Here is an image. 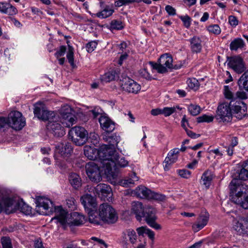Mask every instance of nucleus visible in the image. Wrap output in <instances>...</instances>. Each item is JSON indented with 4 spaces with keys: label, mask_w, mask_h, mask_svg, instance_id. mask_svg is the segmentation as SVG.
I'll return each instance as SVG.
<instances>
[{
    "label": "nucleus",
    "mask_w": 248,
    "mask_h": 248,
    "mask_svg": "<svg viewBox=\"0 0 248 248\" xmlns=\"http://www.w3.org/2000/svg\"><path fill=\"white\" fill-rule=\"evenodd\" d=\"M98 155L105 173L108 177H111L113 179L116 177V175L113 171V168L115 170L118 167H125L128 164V162L124 157H120L119 154L115 150L106 145L101 146Z\"/></svg>",
    "instance_id": "1"
},
{
    "label": "nucleus",
    "mask_w": 248,
    "mask_h": 248,
    "mask_svg": "<svg viewBox=\"0 0 248 248\" xmlns=\"http://www.w3.org/2000/svg\"><path fill=\"white\" fill-rule=\"evenodd\" d=\"M120 140V137L117 136L116 134H112L111 136H109L107 139V141H108L109 145H105L109 147V148H113L115 149V146H116Z\"/></svg>",
    "instance_id": "39"
},
{
    "label": "nucleus",
    "mask_w": 248,
    "mask_h": 248,
    "mask_svg": "<svg viewBox=\"0 0 248 248\" xmlns=\"http://www.w3.org/2000/svg\"><path fill=\"white\" fill-rule=\"evenodd\" d=\"M96 210L95 211H88L89 221L92 223L98 224L99 223V217H97L95 214L96 213Z\"/></svg>",
    "instance_id": "44"
},
{
    "label": "nucleus",
    "mask_w": 248,
    "mask_h": 248,
    "mask_svg": "<svg viewBox=\"0 0 248 248\" xmlns=\"http://www.w3.org/2000/svg\"><path fill=\"white\" fill-rule=\"evenodd\" d=\"M18 206L21 211L24 214L29 215L31 213V207L25 203L21 202L18 203Z\"/></svg>",
    "instance_id": "45"
},
{
    "label": "nucleus",
    "mask_w": 248,
    "mask_h": 248,
    "mask_svg": "<svg viewBox=\"0 0 248 248\" xmlns=\"http://www.w3.org/2000/svg\"><path fill=\"white\" fill-rule=\"evenodd\" d=\"M186 132L187 135L191 138L197 139L200 137V134H196L190 130L186 129Z\"/></svg>",
    "instance_id": "64"
},
{
    "label": "nucleus",
    "mask_w": 248,
    "mask_h": 248,
    "mask_svg": "<svg viewBox=\"0 0 248 248\" xmlns=\"http://www.w3.org/2000/svg\"><path fill=\"white\" fill-rule=\"evenodd\" d=\"M207 29L210 32L215 34H219L221 32V29L217 24L210 25L208 27Z\"/></svg>",
    "instance_id": "50"
},
{
    "label": "nucleus",
    "mask_w": 248,
    "mask_h": 248,
    "mask_svg": "<svg viewBox=\"0 0 248 248\" xmlns=\"http://www.w3.org/2000/svg\"><path fill=\"white\" fill-rule=\"evenodd\" d=\"M33 112L36 117L44 121L51 120L55 114L54 112L46 110L44 105L41 103H37L34 105Z\"/></svg>",
    "instance_id": "15"
},
{
    "label": "nucleus",
    "mask_w": 248,
    "mask_h": 248,
    "mask_svg": "<svg viewBox=\"0 0 248 248\" xmlns=\"http://www.w3.org/2000/svg\"><path fill=\"white\" fill-rule=\"evenodd\" d=\"M99 211L100 218L104 222L112 224L117 220L118 217L114 209L108 203L101 204L99 206Z\"/></svg>",
    "instance_id": "6"
},
{
    "label": "nucleus",
    "mask_w": 248,
    "mask_h": 248,
    "mask_svg": "<svg viewBox=\"0 0 248 248\" xmlns=\"http://www.w3.org/2000/svg\"><path fill=\"white\" fill-rule=\"evenodd\" d=\"M69 181L75 189H78L81 186V180L79 175L71 173L69 176Z\"/></svg>",
    "instance_id": "32"
},
{
    "label": "nucleus",
    "mask_w": 248,
    "mask_h": 248,
    "mask_svg": "<svg viewBox=\"0 0 248 248\" xmlns=\"http://www.w3.org/2000/svg\"><path fill=\"white\" fill-rule=\"evenodd\" d=\"M97 43L96 41H91L87 43L86 46L87 50L88 52H92L96 48Z\"/></svg>",
    "instance_id": "54"
},
{
    "label": "nucleus",
    "mask_w": 248,
    "mask_h": 248,
    "mask_svg": "<svg viewBox=\"0 0 248 248\" xmlns=\"http://www.w3.org/2000/svg\"><path fill=\"white\" fill-rule=\"evenodd\" d=\"M119 70L118 69L111 70L100 77V79L103 82H109L119 78Z\"/></svg>",
    "instance_id": "29"
},
{
    "label": "nucleus",
    "mask_w": 248,
    "mask_h": 248,
    "mask_svg": "<svg viewBox=\"0 0 248 248\" xmlns=\"http://www.w3.org/2000/svg\"><path fill=\"white\" fill-rule=\"evenodd\" d=\"M214 120V117L213 116H209L206 114H203L201 116L197 118V121L198 123L206 122L210 123Z\"/></svg>",
    "instance_id": "46"
},
{
    "label": "nucleus",
    "mask_w": 248,
    "mask_h": 248,
    "mask_svg": "<svg viewBox=\"0 0 248 248\" xmlns=\"http://www.w3.org/2000/svg\"><path fill=\"white\" fill-rule=\"evenodd\" d=\"M66 50V47L64 46H61L60 47V48L57 51V52L55 54V56L57 58H59V57L62 56L64 55L65 52Z\"/></svg>",
    "instance_id": "58"
},
{
    "label": "nucleus",
    "mask_w": 248,
    "mask_h": 248,
    "mask_svg": "<svg viewBox=\"0 0 248 248\" xmlns=\"http://www.w3.org/2000/svg\"><path fill=\"white\" fill-rule=\"evenodd\" d=\"M139 180L138 177L136 175V173H131L128 177L124 179H121L119 181L118 183L120 186L124 187H127L131 186L134 185L135 182Z\"/></svg>",
    "instance_id": "27"
},
{
    "label": "nucleus",
    "mask_w": 248,
    "mask_h": 248,
    "mask_svg": "<svg viewBox=\"0 0 248 248\" xmlns=\"http://www.w3.org/2000/svg\"><path fill=\"white\" fill-rule=\"evenodd\" d=\"M231 106L232 114L238 119H242L247 115V107L246 104L240 99H232L231 100Z\"/></svg>",
    "instance_id": "8"
},
{
    "label": "nucleus",
    "mask_w": 248,
    "mask_h": 248,
    "mask_svg": "<svg viewBox=\"0 0 248 248\" xmlns=\"http://www.w3.org/2000/svg\"><path fill=\"white\" fill-rule=\"evenodd\" d=\"M142 213L143 215H141V218H144L146 223L150 227L156 230L161 229V226L155 221L156 217L155 216V210L154 208L151 206L145 207L142 211Z\"/></svg>",
    "instance_id": "13"
},
{
    "label": "nucleus",
    "mask_w": 248,
    "mask_h": 248,
    "mask_svg": "<svg viewBox=\"0 0 248 248\" xmlns=\"http://www.w3.org/2000/svg\"><path fill=\"white\" fill-rule=\"evenodd\" d=\"M93 190L95 191L96 194L98 196L101 195L102 197L107 199V200L111 197L112 190L110 186L107 184H100L95 187L93 188Z\"/></svg>",
    "instance_id": "19"
},
{
    "label": "nucleus",
    "mask_w": 248,
    "mask_h": 248,
    "mask_svg": "<svg viewBox=\"0 0 248 248\" xmlns=\"http://www.w3.org/2000/svg\"><path fill=\"white\" fill-rule=\"evenodd\" d=\"M80 201L87 212L96 210V198L90 194H86L81 197Z\"/></svg>",
    "instance_id": "18"
},
{
    "label": "nucleus",
    "mask_w": 248,
    "mask_h": 248,
    "mask_svg": "<svg viewBox=\"0 0 248 248\" xmlns=\"http://www.w3.org/2000/svg\"><path fill=\"white\" fill-rule=\"evenodd\" d=\"M67 59L68 60V62L71 66H73L74 64V52L73 49L70 48L66 55Z\"/></svg>",
    "instance_id": "57"
},
{
    "label": "nucleus",
    "mask_w": 248,
    "mask_h": 248,
    "mask_svg": "<svg viewBox=\"0 0 248 248\" xmlns=\"http://www.w3.org/2000/svg\"><path fill=\"white\" fill-rule=\"evenodd\" d=\"M213 178V174L211 171L209 170L205 171L202 176V184L206 188H208L210 186Z\"/></svg>",
    "instance_id": "36"
},
{
    "label": "nucleus",
    "mask_w": 248,
    "mask_h": 248,
    "mask_svg": "<svg viewBox=\"0 0 248 248\" xmlns=\"http://www.w3.org/2000/svg\"><path fill=\"white\" fill-rule=\"evenodd\" d=\"M110 27L112 29L120 30L124 28V25L121 21L113 20L111 22Z\"/></svg>",
    "instance_id": "49"
},
{
    "label": "nucleus",
    "mask_w": 248,
    "mask_h": 248,
    "mask_svg": "<svg viewBox=\"0 0 248 248\" xmlns=\"http://www.w3.org/2000/svg\"><path fill=\"white\" fill-rule=\"evenodd\" d=\"M0 11L10 16L15 15L17 13L15 7L6 2H0Z\"/></svg>",
    "instance_id": "26"
},
{
    "label": "nucleus",
    "mask_w": 248,
    "mask_h": 248,
    "mask_svg": "<svg viewBox=\"0 0 248 248\" xmlns=\"http://www.w3.org/2000/svg\"><path fill=\"white\" fill-rule=\"evenodd\" d=\"M2 248H13L11 239L9 237H2L1 239Z\"/></svg>",
    "instance_id": "51"
},
{
    "label": "nucleus",
    "mask_w": 248,
    "mask_h": 248,
    "mask_svg": "<svg viewBox=\"0 0 248 248\" xmlns=\"http://www.w3.org/2000/svg\"><path fill=\"white\" fill-rule=\"evenodd\" d=\"M175 111V108L174 107H165L162 109V113L165 116H169Z\"/></svg>",
    "instance_id": "53"
},
{
    "label": "nucleus",
    "mask_w": 248,
    "mask_h": 248,
    "mask_svg": "<svg viewBox=\"0 0 248 248\" xmlns=\"http://www.w3.org/2000/svg\"><path fill=\"white\" fill-rule=\"evenodd\" d=\"M85 168L86 173L92 181L97 183L102 180L99 168L95 163L90 162L86 164Z\"/></svg>",
    "instance_id": "16"
},
{
    "label": "nucleus",
    "mask_w": 248,
    "mask_h": 248,
    "mask_svg": "<svg viewBox=\"0 0 248 248\" xmlns=\"http://www.w3.org/2000/svg\"><path fill=\"white\" fill-rule=\"evenodd\" d=\"M57 218L62 225H64L66 224L67 222V213L63 210L61 211Z\"/></svg>",
    "instance_id": "47"
},
{
    "label": "nucleus",
    "mask_w": 248,
    "mask_h": 248,
    "mask_svg": "<svg viewBox=\"0 0 248 248\" xmlns=\"http://www.w3.org/2000/svg\"><path fill=\"white\" fill-rule=\"evenodd\" d=\"M245 46L243 40L241 38H236L233 40L230 44V47L232 50H236L239 48H242Z\"/></svg>",
    "instance_id": "40"
},
{
    "label": "nucleus",
    "mask_w": 248,
    "mask_h": 248,
    "mask_svg": "<svg viewBox=\"0 0 248 248\" xmlns=\"http://www.w3.org/2000/svg\"><path fill=\"white\" fill-rule=\"evenodd\" d=\"M68 135L72 141L78 146L83 145L88 140V133L81 126L73 127L69 130Z\"/></svg>",
    "instance_id": "5"
},
{
    "label": "nucleus",
    "mask_w": 248,
    "mask_h": 248,
    "mask_svg": "<svg viewBox=\"0 0 248 248\" xmlns=\"http://www.w3.org/2000/svg\"><path fill=\"white\" fill-rule=\"evenodd\" d=\"M99 122L101 127L107 132H111L115 129V123L107 116H101Z\"/></svg>",
    "instance_id": "21"
},
{
    "label": "nucleus",
    "mask_w": 248,
    "mask_h": 248,
    "mask_svg": "<svg viewBox=\"0 0 248 248\" xmlns=\"http://www.w3.org/2000/svg\"><path fill=\"white\" fill-rule=\"evenodd\" d=\"M179 175L183 178H188L190 177L191 172L186 170H178Z\"/></svg>",
    "instance_id": "59"
},
{
    "label": "nucleus",
    "mask_w": 248,
    "mask_h": 248,
    "mask_svg": "<svg viewBox=\"0 0 248 248\" xmlns=\"http://www.w3.org/2000/svg\"><path fill=\"white\" fill-rule=\"evenodd\" d=\"M60 118L62 124L67 127H70L77 122V118L75 115L68 110L65 112H61Z\"/></svg>",
    "instance_id": "20"
},
{
    "label": "nucleus",
    "mask_w": 248,
    "mask_h": 248,
    "mask_svg": "<svg viewBox=\"0 0 248 248\" xmlns=\"http://www.w3.org/2000/svg\"><path fill=\"white\" fill-rule=\"evenodd\" d=\"M187 84L191 89H197L199 87V82L195 78L189 79L187 81Z\"/></svg>",
    "instance_id": "56"
},
{
    "label": "nucleus",
    "mask_w": 248,
    "mask_h": 248,
    "mask_svg": "<svg viewBox=\"0 0 248 248\" xmlns=\"http://www.w3.org/2000/svg\"><path fill=\"white\" fill-rule=\"evenodd\" d=\"M234 227L235 230L239 233L248 235V218H240L235 222Z\"/></svg>",
    "instance_id": "23"
},
{
    "label": "nucleus",
    "mask_w": 248,
    "mask_h": 248,
    "mask_svg": "<svg viewBox=\"0 0 248 248\" xmlns=\"http://www.w3.org/2000/svg\"><path fill=\"white\" fill-rule=\"evenodd\" d=\"M135 195L140 198L162 201L164 199L163 195L154 192L143 186L137 187L134 190Z\"/></svg>",
    "instance_id": "9"
},
{
    "label": "nucleus",
    "mask_w": 248,
    "mask_h": 248,
    "mask_svg": "<svg viewBox=\"0 0 248 248\" xmlns=\"http://www.w3.org/2000/svg\"><path fill=\"white\" fill-rule=\"evenodd\" d=\"M9 115L7 117H0V129L10 127Z\"/></svg>",
    "instance_id": "52"
},
{
    "label": "nucleus",
    "mask_w": 248,
    "mask_h": 248,
    "mask_svg": "<svg viewBox=\"0 0 248 248\" xmlns=\"http://www.w3.org/2000/svg\"><path fill=\"white\" fill-rule=\"evenodd\" d=\"M165 10L170 16H174L176 14V10L170 5H167Z\"/></svg>",
    "instance_id": "63"
},
{
    "label": "nucleus",
    "mask_w": 248,
    "mask_h": 248,
    "mask_svg": "<svg viewBox=\"0 0 248 248\" xmlns=\"http://www.w3.org/2000/svg\"><path fill=\"white\" fill-rule=\"evenodd\" d=\"M14 200L10 198H4L0 200V213L3 211L7 214L12 213V207L14 204Z\"/></svg>",
    "instance_id": "24"
},
{
    "label": "nucleus",
    "mask_w": 248,
    "mask_h": 248,
    "mask_svg": "<svg viewBox=\"0 0 248 248\" xmlns=\"http://www.w3.org/2000/svg\"><path fill=\"white\" fill-rule=\"evenodd\" d=\"M208 217L205 216H200L196 223L193 225V228L196 231L202 229L207 223Z\"/></svg>",
    "instance_id": "37"
},
{
    "label": "nucleus",
    "mask_w": 248,
    "mask_h": 248,
    "mask_svg": "<svg viewBox=\"0 0 248 248\" xmlns=\"http://www.w3.org/2000/svg\"><path fill=\"white\" fill-rule=\"evenodd\" d=\"M230 195L234 203L240 204L244 209H248V187L236 179L230 184Z\"/></svg>",
    "instance_id": "2"
},
{
    "label": "nucleus",
    "mask_w": 248,
    "mask_h": 248,
    "mask_svg": "<svg viewBox=\"0 0 248 248\" xmlns=\"http://www.w3.org/2000/svg\"><path fill=\"white\" fill-rule=\"evenodd\" d=\"M143 208L142 204L140 202H133L132 203V211L136 215L137 219L139 221L141 220V215H143L142 211Z\"/></svg>",
    "instance_id": "30"
},
{
    "label": "nucleus",
    "mask_w": 248,
    "mask_h": 248,
    "mask_svg": "<svg viewBox=\"0 0 248 248\" xmlns=\"http://www.w3.org/2000/svg\"><path fill=\"white\" fill-rule=\"evenodd\" d=\"M85 220L84 217L77 212L73 214V221L72 224L75 226H78L82 224Z\"/></svg>",
    "instance_id": "41"
},
{
    "label": "nucleus",
    "mask_w": 248,
    "mask_h": 248,
    "mask_svg": "<svg viewBox=\"0 0 248 248\" xmlns=\"http://www.w3.org/2000/svg\"><path fill=\"white\" fill-rule=\"evenodd\" d=\"M228 65L238 74L242 73L246 69L243 60L239 56L228 57Z\"/></svg>",
    "instance_id": "17"
},
{
    "label": "nucleus",
    "mask_w": 248,
    "mask_h": 248,
    "mask_svg": "<svg viewBox=\"0 0 248 248\" xmlns=\"http://www.w3.org/2000/svg\"><path fill=\"white\" fill-rule=\"evenodd\" d=\"M114 12V10L113 9L112 5L111 6L106 5L101 11L94 15L96 17L101 19H104L110 16Z\"/></svg>",
    "instance_id": "28"
},
{
    "label": "nucleus",
    "mask_w": 248,
    "mask_h": 248,
    "mask_svg": "<svg viewBox=\"0 0 248 248\" xmlns=\"http://www.w3.org/2000/svg\"><path fill=\"white\" fill-rule=\"evenodd\" d=\"M179 18L183 21L185 27L188 28L191 24V18L188 16H180Z\"/></svg>",
    "instance_id": "55"
},
{
    "label": "nucleus",
    "mask_w": 248,
    "mask_h": 248,
    "mask_svg": "<svg viewBox=\"0 0 248 248\" xmlns=\"http://www.w3.org/2000/svg\"><path fill=\"white\" fill-rule=\"evenodd\" d=\"M232 111L230 103L224 102L219 104L217 110V119L222 122H230L232 118Z\"/></svg>",
    "instance_id": "12"
},
{
    "label": "nucleus",
    "mask_w": 248,
    "mask_h": 248,
    "mask_svg": "<svg viewBox=\"0 0 248 248\" xmlns=\"http://www.w3.org/2000/svg\"><path fill=\"white\" fill-rule=\"evenodd\" d=\"M237 83L240 89H245L248 92V69L240 77Z\"/></svg>",
    "instance_id": "34"
},
{
    "label": "nucleus",
    "mask_w": 248,
    "mask_h": 248,
    "mask_svg": "<svg viewBox=\"0 0 248 248\" xmlns=\"http://www.w3.org/2000/svg\"><path fill=\"white\" fill-rule=\"evenodd\" d=\"M56 148L58 153L64 156L70 155L73 152V147L71 144L66 141L60 143L56 147Z\"/></svg>",
    "instance_id": "25"
},
{
    "label": "nucleus",
    "mask_w": 248,
    "mask_h": 248,
    "mask_svg": "<svg viewBox=\"0 0 248 248\" xmlns=\"http://www.w3.org/2000/svg\"><path fill=\"white\" fill-rule=\"evenodd\" d=\"M242 167L238 177L240 180L245 181L248 179V160L243 163Z\"/></svg>",
    "instance_id": "38"
},
{
    "label": "nucleus",
    "mask_w": 248,
    "mask_h": 248,
    "mask_svg": "<svg viewBox=\"0 0 248 248\" xmlns=\"http://www.w3.org/2000/svg\"><path fill=\"white\" fill-rule=\"evenodd\" d=\"M190 47L193 52L199 53L202 50V41L201 39L197 36H194L190 39Z\"/></svg>",
    "instance_id": "31"
},
{
    "label": "nucleus",
    "mask_w": 248,
    "mask_h": 248,
    "mask_svg": "<svg viewBox=\"0 0 248 248\" xmlns=\"http://www.w3.org/2000/svg\"><path fill=\"white\" fill-rule=\"evenodd\" d=\"M235 99H244L247 98V95L245 92L244 91H238L236 93Z\"/></svg>",
    "instance_id": "61"
},
{
    "label": "nucleus",
    "mask_w": 248,
    "mask_h": 248,
    "mask_svg": "<svg viewBox=\"0 0 248 248\" xmlns=\"http://www.w3.org/2000/svg\"><path fill=\"white\" fill-rule=\"evenodd\" d=\"M120 86L123 91L129 93H137L140 90V85L125 76H122Z\"/></svg>",
    "instance_id": "11"
},
{
    "label": "nucleus",
    "mask_w": 248,
    "mask_h": 248,
    "mask_svg": "<svg viewBox=\"0 0 248 248\" xmlns=\"http://www.w3.org/2000/svg\"><path fill=\"white\" fill-rule=\"evenodd\" d=\"M148 228L146 226H142L137 228L136 231L138 233V239L140 240H143L144 242V248H146V238L144 236V234H146V231Z\"/></svg>",
    "instance_id": "42"
},
{
    "label": "nucleus",
    "mask_w": 248,
    "mask_h": 248,
    "mask_svg": "<svg viewBox=\"0 0 248 248\" xmlns=\"http://www.w3.org/2000/svg\"><path fill=\"white\" fill-rule=\"evenodd\" d=\"M230 144L228 146L225 147L226 148V152L229 156H232L233 154V148L238 144V138L236 137L229 136Z\"/></svg>",
    "instance_id": "35"
},
{
    "label": "nucleus",
    "mask_w": 248,
    "mask_h": 248,
    "mask_svg": "<svg viewBox=\"0 0 248 248\" xmlns=\"http://www.w3.org/2000/svg\"><path fill=\"white\" fill-rule=\"evenodd\" d=\"M140 74L141 77L147 80H151L152 79L151 76L146 69L141 70Z\"/></svg>",
    "instance_id": "62"
},
{
    "label": "nucleus",
    "mask_w": 248,
    "mask_h": 248,
    "mask_svg": "<svg viewBox=\"0 0 248 248\" xmlns=\"http://www.w3.org/2000/svg\"><path fill=\"white\" fill-rule=\"evenodd\" d=\"M120 242L125 248H128L131 244L134 248H144L143 240L138 239L136 232L133 229H126L122 233Z\"/></svg>",
    "instance_id": "3"
},
{
    "label": "nucleus",
    "mask_w": 248,
    "mask_h": 248,
    "mask_svg": "<svg viewBox=\"0 0 248 248\" xmlns=\"http://www.w3.org/2000/svg\"><path fill=\"white\" fill-rule=\"evenodd\" d=\"M10 127L16 130L22 129L26 124L25 119L21 112L13 111L9 114Z\"/></svg>",
    "instance_id": "10"
},
{
    "label": "nucleus",
    "mask_w": 248,
    "mask_h": 248,
    "mask_svg": "<svg viewBox=\"0 0 248 248\" xmlns=\"http://www.w3.org/2000/svg\"><path fill=\"white\" fill-rule=\"evenodd\" d=\"M224 94L226 98L231 99H235V95L230 91L228 86H224Z\"/></svg>",
    "instance_id": "48"
},
{
    "label": "nucleus",
    "mask_w": 248,
    "mask_h": 248,
    "mask_svg": "<svg viewBox=\"0 0 248 248\" xmlns=\"http://www.w3.org/2000/svg\"><path fill=\"white\" fill-rule=\"evenodd\" d=\"M179 152V149L174 148L169 152L167 156L164 160V163L166 164L165 169H166L169 166L176 162L178 159ZM168 169H169V168H168Z\"/></svg>",
    "instance_id": "22"
},
{
    "label": "nucleus",
    "mask_w": 248,
    "mask_h": 248,
    "mask_svg": "<svg viewBox=\"0 0 248 248\" xmlns=\"http://www.w3.org/2000/svg\"><path fill=\"white\" fill-rule=\"evenodd\" d=\"M187 109L190 114L193 116L198 115L201 111V108L199 106L193 104H190L188 106Z\"/></svg>",
    "instance_id": "43"
},
{
    "label": "nucleus",
    "mask_w": 248,
    "mask_h": 248,
    "mask_svg": "<svg viewBox=\"0 0 248 248\" xmlns=\"http://www.w3.org/2000/svg\"><path fill=\"white\" fill-rule=\"evenodd\" d=\"M36 211L41 215H48L52 212V202L48 199L39 197L36 200Z\"/></svg>",
    "instance_id": "14"
},
{
    "label": "nucleus",
    "mask_w": 248,
    "mask_h": 248,
    "mask_svg": "<svg viewBox=\"0 0 248 248\" xmlns=\"http://www.w3.org/2000/svg\"><path fill=\"white\" fill-rule=\"evenodd\" d=\"M158 63L150 62L149 64L153 69L157 70L159 73H165L168 72V69H177L176 65L173 66L172 64L173 59L171 55L166 53L162 55L158 60Z\"/></svg>",
    "instance_id": "4"
},
{
    "label": "nucleus",
    "mask_w": 248,
    "mask_h": 248,
    "mask_svg": "<svg viewBox=\"0 0 248 248\" xmlns=\"http://www.w3.org/2000/svg\"><path fill=\"white\" fill-rule=\"evenodd\" d=\"M53 119L48 121L47 129L55 137H62L65 134L63 127L61 125L60 116L55 113L52 117Z\"/></svg>",
    "instance_id": "7"
},
{
    "label": "nucleus",
    "mask_w": 248,
    "mask_h": 248,
    "mask_svg": "<svg viewBox=\"0 0 248 248\" xmlns=\"http://www.w3.org/2000/svg\"><path fill=\"white\" fill-rule=\"evenodd\" d=\"M100 148L98 150H96V149L91 147H85L84 149V155L89 160H94L96 158L97 156L99 157L98 152L100 151Z\"/></svg>",
    "instance_id": "33"
},
{
    "label": "nucleus",
    "mask_w": 248,
    "mask_h": 248,
    "mask_svg": "<svg viewBox=\"0 0 248 248\" xmlns=\"http://www.w3.org/2000/svg\"><path fill=\"white\" fill-rule=\"evenodd\" d=\"M228 19L230 24L232 26L235 27L238 24V21L237 19V17L234 16H229Z\"/></svg>",
    "instance_id": "60"
}]
</instances>
